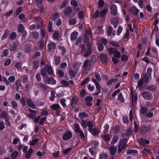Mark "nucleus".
Wrapping results in <instances>:
<instances>
[{
	"mask_svg": "<svg viewBox=\"0 0 159 159\" xmlns=\"http://www.w3.org/2000/svg\"><path fill=\"white\" fill-rule=\"evenodd\" d=\"M80 123L83 127L86 128L88 126L89 127V131L90 132L92 131V128H93V125L91 121L82 119Z\"/></svg>",
	"mask_w": 159,
	"mask_h": 159,
	"instance_id": "obj_1",
	"label": "nucleus"
},
{
	"mask_svg": "<svg viewBox=\"0 0 159 159\" xmlns=\"http://www.w3.org/2000/svg\"><path fill=\"white\" fill-rule=\"evenodd\" d=\"M108 51L110 55L113 54V57L120 58L121 56L120 53L116 48H111L108 49Z\"/></svg>",
	"mask_w": 159,
	"mask_h": 159,
	"instance_id": "obj_2",
	"label": "nucleus"
},
{
	"mask_svg": "<svg viewBox=\"0 0 159 159\" xmlns=\"http://www.w3.org/2000/svg\"><path fill=\"white\" fill-rule=\"evenodd\" d=\"M127 139L125 138L121 139L119 144L118 152H121L123 149L126 147Z\"/></svg>",
	"mask_w": 159,
	"mask_h": 159,
	"instance_id": "obj_3",
	"label": "nucleus"
},
{
	"mask_svg": "<svg viewBox=\"0 0 159 159\" xmlns=\"http://www.w3.org/2000/svg\"><path fill=\"white\" fill-rule=\"evenodd\" d=\"M110 11L111 14L113 15H116L117 13V8L116 5L113 4L110 7Z\"/></svg>",
	"mask_w": 159,
	"mask_h": 159,
	"instance_id": "obj_4",
	"label": "nucleus"
},
{
	"mask_svg": "<svg viewBox=\"0 0 159 159\" xmlns=\"http://www.w3.org/2000/svg\"><path fill=\"white\" fill-rule=\"evenodd\" d=\"M72 135V133L69 131L67 132L64 134L63 136V138L64 140H67L70 139Z\"/></svg>",
	"mask_w": 159,
	"mask_h": 159,
	"instance_id": "obj_5",
	"label": "nucleus"
},
{
	"mask_svg": "<svg viewBox=\"0 0 159 159\" xmlns=\"http://www.w3.org/2000/svg\"><path fill=\"white\" fill-rule=\"evenodd\" d=\"M91 80L94 82L96 86L97 91H99V93L100 92V86L99 83L94 78H92Z\"/></svg>",
	"mask_w": 159,
	"mask_h": 159,
	"instance_id": "obj_6",
	"label": "nucleus"
},
{
	"mask_svg": "<svg viewBox=\"0 0 159 159\" xmlns=\"http://www.w3.org/2000/svg\"><path fill=\"white\" fill-rule=\"evenodd\" d=\"M48 51L51 52L52 49H54L55 48L56 45L55 43L53 42H51L49 43L48 45Z\"/></svg>",
	"mask_w": 159,
	"mask_h": 159,
	"instance_id": "obj_7",
	"label": "nucleus"
},
{
	"mask_svg": "<svg viewBox=\"0 0 159 159\" xmlns=\"http://www.w3.org/2000/svg\"><path fill=\"white\" fill-rule=\"evenodd\" d=\"M100 59L103 62H106L107 61V57L106 54H102L100 56Z\"/></svg>",
	"mask_w": 159,
	"mask_h": 159,
	"instance_id": "obj_8",
	"label": "nucleus"
},
{
	"mask_svg": "<svg viewBox=\"0 0 159 159\" xmlns=\"http://www.w3.org/2000/svg\"><path fill=\"white\" fill-rule=\"evenodd\" d=\"M148 109L146 107H142L141 108L140 111V114L145 115L148 112Z\"/></svg>",
	"mask_w": 159,
	"mask_h": 159,
	"instance_id": "obj_9",
	"label": "nucleus"
},
{
	"mask_svg": "<svg viewBox=\"0 0 159 159\" xmlns=\"http://www.w3.org/2000/svg\"><path fill=\"white\" fill-rule=\"evenodd\" d=\"M73 11V10L69 7H67L65 11L64 14L65 16H68L70 15Z\"/></svg>",
	"mask_w": 159,
	"mask_h": 159,
	"instance_id": "obj_10",
	"label": "nucleus"
},
{
	"mask_svg": "<svg viewBox=\"0 0 159 159\" xmlns=\"http://www.w3.org/2000/svg\"><path fill=\"white\" fill-rule=\"evenodd\" d=\"M33 150L31 148H30L28 150L27 152L25 153V157L27 158H29L31 157V155L32 153Z\"/></svg>",
	"mask_w": 159,
	"mask_h": 159,
	"instance_id": "obj_11",
	"label": "nucleus"
},
{
	"mask_svg": "<svg viewBox=\"0 0 159 159\" xmlns=\"http://www.w3.org/2000/svg\"><path fill=\"white\" fill-rule=\"evenodd\" d=\"M89 132H90L93 135L96 136L98 134L99 130L96 128H94L93 129V128H92V131Z\"/></svg>",
	"mask_w": 159,
	"mask_h": 159,
	"instance_id": "obj_12",
	"label": "nucleus"
},
{
	"mask_svg": "<svg viewBox=\"0 0 159 159\" xmlns=\"http://www.w3.org/2000/svg\"><path fill=\"white\" fill-rule=\"evenodd\" d=\"M0 117L1 118L4 120L8 118V114L6 111H2L0 115Z\"/></svg>",
	"mask_w": 159,
	"mask_h": 159,
	"instance_id": "obj_13",
	"label": "nucleus"
},
{
	"mask_svg": "<svg viewBox=\"0 0 159 159\" xmlns=\"http://www.w3.org/2000/svg\"><path fill=\"white\" fill-rule=\"evenodd\" d=\"M78 33L77 32H74L71 34L70 39L72 41L75 40L77 37Z\"/></svg>",
	"mask_w": 159,
	"mask_h": 159,
	"instance_id": "obj_14",
	"label": "nucleus"
},
{
	"mask_svg": "<svg viewBox=\"0 0 159 159\" xmlns=\"http://www.w3.org/2000/svg\"><path fill=\"white\" fill-rule=\"evenodd\" d=\"M110 151L112 155H114L117 151V148L115 147H111L110 148Z\"/></svg>",
	"mask_w": 159,
	"mask_h": 159,
	"instance_id": "obj_15",
	"label": "nucleus"
},
{
	"mask_svg": "<svg viewBox=\"0 0 159 159\" xmlns=\"http://www.w3.org/2000/svg\"><path fill=\"white\" fill-rule=\"evenodd\" d=\"M27 103L28 106L33 109L35 108V106L32 102L31 101L30 99L27 100Z\"/></svg>",
	"mask_w": 159,
	"mask_h": 159,
	"instance_id": "obj_16",
	"label": "nucleus"
},
{
	"mask_svg": "<svg viewBox=\"0 0 159 159\" xmlns=\"http://www.w3.org/2000/svg\"><path fill=\"white\" fill-rule=\"evenodd\" d=\"M118 100L121 102H124L125 100L121 93H119L118 95Z\"/></svg>",
	"mask_w": 159,
	"mask_h": 159,
	"instance_id": "obj_17",
	"label": "nucleus"
},
{
	"mask_svg": "<svg viewBox=\"0 0 159 159\" xmlns=\"http://www.w3.org/2000/svg\"><path fill=\"white\" fill-rule=\"evenodd\" d=\"M50 108L52 110H57L60 108V106L58 104H54L50 106Z\"/></svg>",
	"mask_w": 159,
	"mask_h": 159,
	"instance_id": "obj_18",
	"label": "nucleus"
},
{
	"mask_svg": "<svg viewBox=\"0 0 159 159\" xmlns=\"http://www.w3.org/2000/svg\"><path fill=\"white\" fill-rule=\"evenodd\" d=\"M137 99V97L135 94H133L132 92V101L133 103H136Z\"/></svg>",
	"mask_w": 159,
	"mask_h": 159,
	"instance_id": "obj_19",
	"label": "nucleus"
},
{
	"mask_svg": "<svg viewBox=\"0 0 159 159\" xmlns=\"http://www.w3.org/2000/svg\"><path fill=\"white\" fill-rule=\"evenodd\" d=\"M149 129L148 127L145 126H143L140 128V130L143 133L147 132Z\"/></svg>",
	"mask_w": 159,
	"mask_h": 159,
	"instance_id": "obj_20",
	"label": "nucleus"
},
{
	"mask_svg": "<svg viewBox=\"0 0 159 159\" xmlns=\"http://www.w3.org/2000/svg\"><path fill=\"white\" fill-rule=\"evenodd\" d=\"M130 11H131V12L134 15H137L138 12V10L136 9L135 7H132L130 8Z\"/></svg>",
	"mask_w": 159,
	"mask_h": 159,
	"instance_id": "obj_21",
	"label": "nucleus"
},
{
	"mask_svg": "<svg viewBox=\"0 0 159 159\" xmlns=\"http://www.w3.org/2000/svg\"><path fill=\"white\" fill-rule=\"evenodd\" d=\"M108 155L105 153L101 154L99 155V159H107Z\"/></svg>",
	"mask_w": 159,
	"mask_h": 159,
	"instance_id": "obj_22",
	"label": "nucleus"
},
{
	"mask_svg": "<svg viewBox=\"0 0 159 159\" xmlns=\"http://www.w3.org/2000/svg\"><path fill=\"white\" fill-rule=\"evenodd\" d=\"M150 78L151 77H149L148 75L145 74L144 75L143 78L142 79L144 82L147 83L149 81Z\"/></svg>",
	"mask_w": 159,
	"mask_h": 159,
	"instance_id": "obj_23",
	"label": "nucleus"
},
{
	"mask_svg": "<svg viewBox=\"0 0 159 159\" xmlns=\"http://www.w3.org/2000/svg\"><path fill=\"white\" fill-rule=\"evenodd\" d=\"M149 141L148 140L143 139L140 140L139 143L140 144L143 145L144 144H148L149 143Z\"/></svg>",
	"mask_w": 159,
	"mask_h": 159,
	"instance_id": "obj_24",
	"label": "nucleus"
},
{
	"mask_svg": "<svg viewBox=\"0 0 159 159\" xmlns=\"http://www.w3.org/2000/svg\"><path fill=\"white\" fill-rule=\"evenodd\" d=\"M61 61L60 57L59 56H56L55 58V64L56 65H59Z\"/></svg>",
	"mask_w": 159,
	"mask_h": 159,
	"instance_id": "obj_25",
	"label": "nucleus"
},
{
	"mask_svg": "<svg viewBox=\"0 0 159 159\" xmlns=\"http://www.w3.org/2000/svg\"><path fill=\"white\" fill-rule=\"evenodd\" d=\"M9 34V31L8 30H6L4 32V34L3 35L2 37L1 38L2 40H3L6 39L7 36Z\"/></svg>",
	"mask_w": 159,
	"mask_h": 159,
	"instance_id": "obj_26",
	"label": "nucleus"
},
{
	"mask_svg": "<svg viewBox=\"0 0 159 159\" xmlns=\"http://www.w3.org/2000/svg\"><path fill=\"white\" fill-rule=\"evenodd\" d=\"M153 112H152L151 111H150L148 112H147L146 115H145V116L146 117L150 118H152L153 116Z\"/></svg>",
	"mask_w": 159,
	"mask_h": 159,
	"instance_id": "obj_27",
	"label": "nucleus"
},
{
	"mask_svg": "<svg viewBox=\"0 0 159 159\" xmlns=\"http://www.w3.org/2000/svg\"><path fill=\"white\" fill-rule=\"evenodd\" d=\"M18 155V153L17 151H15L11 155V157L12 159H16Z\"/></svg>",
	"mask_w": 159,
	"mask_h": 159,
	"instance_id": "obj_28",
	"label": "nucleus"
},
{
	"mask_svg": "<svg viewBox=\"0 0 159 159\" xmlns=\"http://www.w3.org/2000/svg\"><path fill=\"white\" fill-rule=\"evenodd\" d=\"M117 81V80L116 79H111L107 82V84L108 85L113 84L114 83L116 82Z\"/></svg>",
	"mask_w": 159,
	"mask_h": 159,
	"instance_id": "obj_29",
	"label": "nucleus"
},
{
	"mask_svg": "<svg viewBox=\"0 0 159 159\" xmlns=\"http://www.w3.org/2000/svg\"><path fill=\"white\" fill-rule=\"evenodd\" d=\"M77 100L74 98H72L71 105L73 107H75L77 104Z\"/></svg>",
	"mask_w": 159,
	"mask_h": 159,
	"instance_id": "obj_30",
	"label": "nucleus"
},
{
	"mask_svg": "<svg viewBox=\"0 0 159 159\" xmlns=\"http://www.w3.org/2000/svg\"><path fill=\"white\" fill-rule=\"evenodd\" d=\"M38 140L37 139H34L32 140L30 143V144L31 146H34L35 145L38 143Z\"/></svg>",
	"mask_w": 159,
	"mask_h": 159,
	"instance_id": "obj_31",
	"label": "nucleus"
},
{
	"mask_svg": "<svg viewBox=\"0 0 159 159\" xmlns=\"http://www.w3.org/2000/svg\"><path fill=\"white\" fill-rule=\"evenodd\" d=\"M79 116L81 118H86L88 117V115L85 112H82L79 113Z\"/></svg>",
	"mask_w": 159,
	"mask_h": 159,
	"instance_id": "obj_32",
	"label": "nucleus"
},
{
	"mask_svg": "<svg viewBox=\"0 0 159 159\" xmlns=\"http://www.w3.org/2000/svg\"><path fill=\"white\" fill-rule=\"evenodd\" d=\"M107 11V9H105L104 10H102L100 13L99 14V16L100 17H102L105 16Z\"/></svg>",
	"mask_w": 159,
	"mask_h": 159,
	"instance_id": "obj_33",
	"label": "nucleus"
},
{
	"mask_svg": "<svg viewBox=\"0 0 159 159\" xmlns=\"http://www.w3.org/2000/svg\"><path fill=\"white\" fill-rule=\"evenodd\" d=\"M119 139L118 137L117 136H115L113 137L112 140L111 142V144H114Z\"/></svg>",
	"mask_w": 159,
	"mask_h": 159,
	"instance_id": "obj_34",
	"label": "nucleus"
},
{
	"mask_svg": "<svg viewBox=\"0 0 159 159\" xmlns=\"http://www.w3.org/2000/svg\"><path fill=\"white\" fill-rule=\"evenodd\" d=\"M146 89L151 91H155L156 90V87L154 85L147 86Z\"/></svg>",
	"mask_w": 159,
	"mask_h": 159,
	"instance_id": "obj_35",
	"label": "nucleus"
},
{
	"mask_svg": "<svg viewBox=\"0 0 159 159\" xmlns=\"http://www.w3.org/2000/svg\"><path fill=\"white\" fill-rule=\"evenodd\" d=\"M17 48V45L16 43H13L10 47V50L14 51H15Z\"/></svg>",
	"mask_w": 159,
	"mask_h": 159,
	"instance_id": "obj_36",
	"label": "nucleus"
},
{
	"mask_svg": "<svg viewBox=\"0 0 159 159\" xmlns=\"http://www.w3.org/2000/svg\"><path fill=\"white\" fill-rule=\"evenodd\" d=\"M51 96L50 98V101H53L55 98V92L54 91L52 90L51 91Z\"/></svg>",
	"mask_w": 159,
	"mask_h": 159,
	"instance_id": "obj_37",
	"label": "nucleus"
},
{
	"mask_svg": "<svg viewBox=\"0 0 159 159\" xmlns=\"http://www.w3.org/2000/svg\"><path fill=\"white\" fill-rule=\"evenodd\" d=\"M24 30V27L23 25L22 24H20L18 26V32H21L23 31Z\"/></svg>",
	"mask_w": 159,
	"mask_h": 159,
	"instance_id": "obj_38",
	"label": "nucleus"
},
{
	"mask_svg": "<svg viewBox=\"0 0 159 159\" xmlns=\"http://www.w3.org/2000/svg\"><path fill=\"white\" fill-rule=\"evenodd\" d=\"M74 128L75 131L77 133H78L81 130L79 125L77 124H75V125Z\"/></svg>",
	"mask_w": 159,
	"mask_h": 159,
	"instance_id": "obj_39",
	"label": "nucleus"
},
{
	"mask_svg": "<svg viewBox=\"0 0 159 159\" xmlns=\"http://www.w3.org/2000/svg\"><path fill=\"white\" fill-rule=\"evenodd\" d=\"M128 59V57L126 55L123 54L121 56V60L123 61H126Z\"/></svg>",
	"mask_w": 159,
	"mask_h": 159,
	"instance_id": "obj_40",
	"label": "nucleus"
},
{
	"mask_svg": "<svg viewBox=\"0 0 159 159\" xmlns=\"http://www.w3.org/2000/svg\"><path fill=\"white\" fill-rule=\"evenodd\" d=\"M45 67L47 69V71L48 74H51L52 73V70L51 67L49 66H46Z\"/></svg>",
	"mask_w": 159,
	"mask_h": 159,
	"instance_id": "obj_41",
	"label": "nucleus"
},
{
	"mask_svg": "<svg viewBox=\"0 0 159 159\" xmlns=\"http://www.w3.org/2000/svg\"><path fill=\"white\" fill-rule=\"evenodd\" d=\"M16 33L15 32H13L10 35V39L11 40L14 39L16 38Z\"/></svg>",
	"mask_w": 159,
	"mask_h": 159,
	"instance_id": "obj_42",
	"label": "nucleus"
},
{
	"mask_svg": "<svg viewBox=\"0 0 159 159\" xmlns=\"http://www.w3.org/2000/svg\"><path fill=\"white\" fill-rule=\"evenodd\" d=\"M142 96L145 98H148L150 96L149 93L147 92H144L142 94Z\"/></svg>",
	"mask_w": 159,
	"mask_h": 159,
	"instance_id": "obj_43",
	"label": "nucleus"
},
{
	"mask_svg": "<svg viewBox=\"0 0 159 159\" xmlns=\"http://www.w3.org/2000/svg\"><path fill=\"white\" fill-rule=\"evenodd\" d=\"M113 130L115 134L117 133L120 130L119 126L117 125L114 126L113 128Z\"/></svg>",
	"mask_w": 159,
	"mask_h": 159,
	"instance_id": "obj_44",
	"label": "nucleus"
},
{
	"mask_svg": "<svg viewBox=\"0 0 159 159\" xmlns=\"http://www.w3.org/2000/svg\"><path fill=\"white\" fill-rule=\"evenodd\" d=\"M119 58H117L115 57H113L111 58L112 61L113 63L116 64H117L119 62L118 59Z\"/></svg>",
	"mask_w": 159,
	"mask_h": 159,
	"instance_id": "obj_45",
	"label": "nucleus"
},
{
	"mask_svg": "<svg viewBox=\"0 0 159 159\" xmlns=\"http://www.w3.org/2000/svg\"><path fill=\"white\" fill-rule=\"evenodd\" d=\"M11 104L12 107L13 108L16 109L17 108V105L15 101H12L11 102Z\"/></svg>",
	"mask_w": 159,
	"mask_h": 159,
	"instance_id": "obj_46",
	"label": "nucleus"
},
{
	"mask_svg": "<svg viewBox=\"0 0 159 159\" xmlns=\"http://www.w3.org/2000/svg\"><path fill=\"white\" fill-rule=\"evenodd\" d=\"M68 3V2L67 0H65L64 1L61 5L60 6V8L61 9L64 7H66Z\"/></svg>",
	"mask_w": 159,
	"mask_h": 159,
	"instance_id": "obj_47",
	"label": "nucleus"
},
{
	"mask_svg": "<svg viewBox=\"0 0 159 159\" xmlns=\"http://www.w3.org/2000/svg\"><path fill=\"white\" fill-rule=\"evenodd\" d=\"M103 127L104 129L103 131V132L105 134L108 132V129L109 128V126L107 124H106Z\"/></svg>",
	"mask_w": 159,
	"mask_h": 159,
	"instance_id": "obj_48",
	"label": "nucleus"
},
{
	"mask_svg": "<svg viewBox=\"0 0 159 159\" xmlns=\"http://www.w3.org/2000/svg\"><path fill=\"white\" fill-rule=\"evenodd\" d=\"M76 22L77 20L75 19H71L69 20V24L71 25H74L76 23Z\"/></svg>",
	"mask_w": 159,
	"mask_h": 159,
	"instance_id": "obj_49",
	"label": "nucleus"
},
{
	"mask_svg": "<svg viewBox=\"0 0 159 159\" xmlns=\"http://www.w3.org/2000/svg\"><path fill=\"white\" fill-rule=\"evenodd\" d=\"M59 49L62 52V54L64 55L66 52V49L63 46H60L59 47Z\"/></svg>",
	"mask_w": 159,
	"mask_h": 159,
	"instance_id": "obj_50",
	"label": "nucleus"
},
{
	"mask_svg": "<svg viewBox=\"0 0 159 159\" xmlns=\"http://www.w3.org/2000/svg\"><path fill=\"white\" fill-rule=\"evenodd\" d=\"M41 73L42 76H45L47 75L46 71L45 68H43L42 69Z\"/></svg>",
	"mask_w": 159,
	"mask_h": 159,
	"instance_id": "obj_51",
	"label": "nucleus"
},
{
	"mask_svg": "<svg viewBox=\"0 0 159 159\" xmlns=\"http://www.w3.org/2000/svg\"><path fill=\"white\" fill-rule=\"evenodd\" d=\"M39 64V61H34L33 66L34 69H37L38 67Z\"/></svg>",
	"mask_w": 159,
	"mask_h": 159,
	"instance_id": "obj_52",
	"label": "nucleus"
},
{
	"mask_svg": "<svg viewBox=\"0 0 159 159\" xmlns=\"http://www.w3.org/2000/svg\"><path fill=\"white\" fill-rule=\"evenodd\" d=\"M144 0H139L138 4L141 8H143V7Z\"/></svg>",
	"mask_w": 159,
	"mask_h": 159,
	"instance_id": "obj_53",
	"label": "nucleus"
},
{
	"mask_svg": "<svg viewBox=\"0 0 159 159\" xmlns=\"http://www.w3.org/2000/svg\"><path fill=\"white\" fill-rule=\"evenodd\" d=\"M8 80L10 82H13L15 80V77L14 76H11L9 77Z\"/></svg>",
	"mask_w": 159,
	"mask_h": 159,
	"instance_id": "obj_54",
	"label": "nucleus"
},
{
	"mask_svg": "<svg viewBox=\"0 0 159 159\" xmlns=\"http://www.w3.org/2000/svg\"><path fill=\"white\" fill-rule=\"evenodd\" d=\"M44 82L47 84H49V78L48 77H46L43 79Z\"/></svg>",
	"mask_w": 159,
	"mask_h": 159,
	"instance_id": "obj_55",
	"label": "nucleus"
},
{
	"mask_svg": "<svg viewBox=\"0 0 159 159\" xmlns=\"http://www.w3.org/2000/svg\"><path fill=\"white\" fill-rule=\"evenodd\" d=\"M89 78H87L85 79L81 83V85L82 86L84 85L89 81Z\"/></svg>",
	"mask_w": 159,
	"mask_h": 159,
	"instance_id": "obj_56",
	"label": "nucleus"
},
{
	"mask_svg": "<svg viewBox=\"0 0 159 159\" xmlns=\"http://www.w3.org/2000/svg\"><path fill=\"white\" fill-rule=\"evenodd\" d=\"M70 4L74 7H76L78 6V3L77 2L74 0H72L70 2Z\"/></svg>",
	"mask_w": 159,
	"mask_h": 159,
	"instance_id": "obj_57",
	"label": "nucleus"
},
{
	"mask_svg": "<svg viewBox=\"0 0 159 159\" xmlns=\"http://www.w3.org/2000/svg\"><path fill=\"white\" fill-rule=\"evenodd\" d=\"M98 49L99 51H102L103 49V46L100 43H98Z\"/></svg>",
	"mask_w": 159,
	"mask_h": 159,
	"instance_id": "obj_58",
	"label": "nucleus"
},
{
	"mask_svg": "<svg viewBox=\"0 0 159 159\" xmlns=\"http://www.w3.org/2000/svg\"><path fill=\"white\" fill-rule=\"evenodd\" d=\"M91 53V49L89 48L87 51H86L84 54V56L85 57L88 56Z\"/></svg>",
	"mask_w": 159,
	"mask_h": 159,
	"instance_id": "obj_59",
	"label": "nucleus"
},
{
	"mask_svg": "<svg viewBox=\"0 0 159 159\" xmlns=\"http://www.w3.org/2000/svg\"><path fill=\"white\" fill-rule=\"evenodd\" d=\"M49 84H54L56 83V80H54L52 77L49 78Z\"/></svg>",
	"mask_w": 159,
	"mask_h": 159,
	"instance_id": "obj_60",
	"label": "nucleus"
},
{
	"mask_svg": "<svg viewBox=\"0 0 159 159\" xmlns=\"http://www.w3.org/2000/svg\"><path fill=\"white\" fill-rule=\"evenodd\" d=\"M104 2L102 0H99L98 5L99 7H102L104 5Z\"/></svg>",
	"mask_w": 159,
	"mask_h": 159,
	"instance_id": "obj_61",
	"label": "nucleus"
},
{
	"mask_svg": "<svg viewBox=\"0 0 159 159\" xmlns=\"http://www.w3.org/2000/svg\"><path fill=\"white\" fill-rule=\"evenodd\" d=\"M59 15L57 13H55L53 17V20L54 21H56L57 19H59L58 17H59Z\"/></svg>",
	"mask_w": 159,
	"mask_h": 159,
	"instance_id": "obj_62",
	"label": "nucleus"
},
{
	"mask_svg": "<svg viewBox=\"0 0 159 159\" xmlns=\"http://www.w3.org/2000/svg\"><path fill=\"white\" fill-rule=\"evenodd\" d=\"M95 76L96 77L97 80L98 81H100L101 80V77L99 74L98 73H96L95 74Z\"/></svg>",
	"mask_w": 159,
	"mask_h": 159,
	"instance_id": "obj_63",
	"label": "nucleus"
},
{
	"mask_svg": "<svg viewBox=\"0 0 159 159\" xmlns=\"http://www.w3.org/2000/svg\"><path fill=\"white\" fill-rule=\"evenodd\" d=\"M59 37V34L58 32L55 31L53 34V38L55 39H57Z\"/></svg>",
	"mask_w": 159,
	"mask_h": 159,
	"instance_id": "obj_64",
	"label": "nucleus"
}]
</instances>
